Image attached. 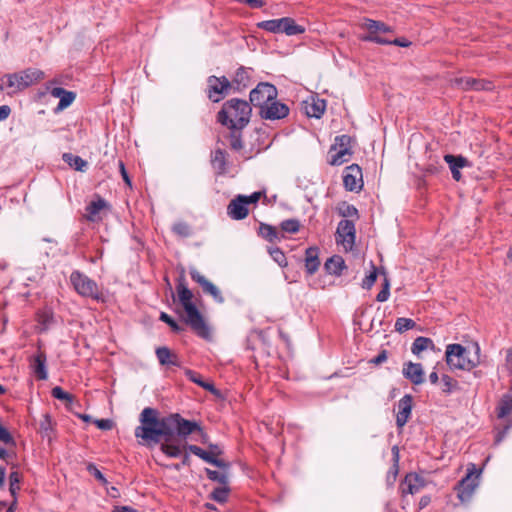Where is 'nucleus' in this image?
Wrapping results in <instances>:
<instances>
[{"mask_svg": "<svg viewBox=\"0 0 512 512\" xmlns=\"http://www.w3.org/2000/svg\"><path fill=\"white\" fill-rule=\"evenodd\" d=\"M175 414L158 417V411L146 407L140 414V425L135 428V437L142 444H158L161 439L171 440L175 434Z\"/></svg>", "mask_w": 512, "mask_h": 512, "instance_id": "f257e3e1", "label": "nucleus"}, {"mask_svg": "<svg viewBox=\"0 0 512 512\" xmlns=\"http://www.w3.org/2000/svg\"><path fill=\"white\" fill-rule=\"evenodd\" d=\"M251 112L252 109L247 101L233 98L223 104L217 119L222 125L232 130H241L249 123Z\"/></svg>", "mask_w": 512, "mask_h": 512, "instance_id": "f03ea898", "label": "nucleus"}, {"mask_svg": "<svg viewBox=\"0 0 512 512\" xmlns=\"http://www.w3.org/2000/svg\"><path fill=\"white\" fill-rule=\"evenodd\" d=\"M43 78V71L35 68H29L19 73L5 75L2 78L1 89L7 91L8 94L16 93L26 89Z\"/></svg>", "mask_w": 512, "mask_h": 512, "instance_id": "7ed1b4c3", "label": "nucleus"}, {"mask_svg": "<svg viewBox=\"0 0 512 512\" xmlns=\"http://www.w3.org/2000/svg\"><path fill=\"white\" fill-rule=\"evenodd\" d=\"M479 347L475 346L474 356L460 344H450L446 348V362L451 369L470 370L479 363Z\"/></svg>", "mask_w": 512, "mask_h": 512, "instance_id": "20e7f679", "label": "nucleus"}, {"mask_svg": "<svg viewBox=\"0 0 512 512\" xmlns=\"http://www.w3.org/2000/svg\"><path fill=\"white\" fill-rule=\"evenodd\" d=\"M257 27L270 33H285L287 36H294L305 32V28L298 25L291 17L265 20L257 23Z\"/></svg>", "mask_w": 512, "mask_h": 512, "instance_id": "39448f33", "label": "nucleus"}, {"mask_svg": "<svg viewBox=\"0 0 512 512\" xmlns=\"http://www.w3.org/2000/svg\"><path fill=\"white\" fill-rule=\"evenodd\" d=\"M70 283L82 297H90L96 300L100 298L97 283L86 274L78 270L73 271L70 275Z\"/></svg>", "mask_w": 512, "mask_h": 512, "instance_id": "423d86ee", "label": "nucleus"}, {"mask_svg": "<svg viewBox=\"0 0 512 512\" xmlns=\"http://www.w3.org/2000/svg\"><path fill=\"white\" fill-rule=\"evenodd\" d=\"M329 153V163L333 166H339L348 162L352 156V138L345 134L337 136Z\"/></svg>", "mask_w": 512, "mask_h": 512, "instance_id": "0eeeda50", "label": "nucleus"}, {"mask_svg": "<svg viewBox=\"0 0 512 512\" xmlns=\"http://www.w3.org/2000/svg\"><path fill=\"white\" fill-rule=\"evenodd\" d=\"M481 470H477L475 464H470L467 474L458 483L456 490L457 496L461 502H467L471 499L476 488L479 486V477Z\"/></svg>", "mask_w": 512, "mask_h": 512, "instance_id": "6e6552de", "label": "nucleus"}, {"mask_svg": "<svg viewBox=\"0 0 512 512\" xmlns=\"http://www.w3.org/2000/svg\"><path fill=\"white\" fill-rule=\"evenodd\" d=\"M356 238V229L353 221L344 219L338 223L336 230V243L343 246L345 251L353 249Z\"/></svg>", "mask_w": 512, "mask_h": 512, "instance_id": "1a4fd4ad", "label": "nucleus"}, {"mask_svg": "<svg viewBox=\"0 0 512 512\" xmlns=\"http://www.w3.org/2000/svg\"><path fill=\"white\" fill-rule=\"evenodd\" d=\"M277 98V89L268 82L259 83L250 92V102L259 109L263 108L269 101Z\"/></svg>", "mask_w": 512, "mask_h": 512, "instance_id": "9d476101", "label": "nucleus"}, {"mask_svg": "<svg viewBox=\"0 0 512 512\" xmlns=\"http://www.w3.org/2000/svg\"><path fill=\"white\" fill-rule=\"evenodd\" d=\"M184 310L186 313L185 322L197 333V335L204 339H208L210 337V329L196 306L189 305Z\"/></svg>", "mask_w": 512, "mask_h": 512, "instance_id": "9b49d317", "label": "nucleus"}, {"mask_svg": "<svg viewBox=\"0 0 512 512\" xmlns=\"http://www.w3.org/2000/svg\"><path fill=\"white\" fill-rule=\"evenodd\" d=\"M207 84L208 98L213 102L222 100L231 89V83L225 76H210L207 80Z\"/></svg>", "mask_w": 512, "mask_h": 512, "instance_id": "f8f14e48", "label": "nucleus"}, {"mask_svg": "<svg viewBox=\"0 0 512 512\" xmlns=\"http://www.w3.org/2000/svg\"><path fill=\"white\" fill-rule=\"evenodd\" d=\"M260 116L266 120H280L288 116L289 108L276 99L269 101L260 109Z\"/></svg>", "mask_w": 512, "mask_h": 512, "instance_id": "ddd939ff", "label": "nucleus"}, {"mask_svg": "<svg viewBox=\"0 0 512 512\" xmlns=\"http://www.w3.org/2000/svg\"><path fill=\"white\" fill-rule=\"evenodd\" d=\"M343 184L348 191L358 192L362 189V170L357 164L346 167L343 175Z\"/></svg>", "mask_w": 512, "mask_h": 512, "instance_id": "4468645a", "label": "nucleus"}, {"mask_svg": "<svg viewBox=\"0 0 512 512\" xmlns=\"http://www.w3.org/2000/svg\"><path fill=\"white\" fill-rule=\"evenodd\" d=\"M190 275L192 280L197 282L203 289V291L213 297V299L222 304L224 302V297L222 296L220 290L210 281H208L200 272L193 269L190 271Z\"/></svg>", "mask_w": 512, "mask_h": 512, "instance_id": "2eb2a0df", "label": "nucleus"}, {"mask_svg": "<svg viewBox=\"0 0 512 512\" xmlns=\"http://www.w3.org/2000/svg\"><path fill=\"white\" fill-rule=\"evenodd\" d=\"M249 214V208L242 194L234 197L227 206V215L233 220H243Z\"/></svg>", "mask_w": 512, "mask_h": 512, "instance_id": "dca6fc26", "label": "nucleus"}, {"mask_svg": "<svg viewBox=\"0 0 512 512\" xmlns=\"http://www.w3.org/2000/svg\"><path fill=\"white\" fill-rule=\"evenodd\" d=\"M302 110L308 117L319 119L326 110V101L311 96L302 103Z\"/></svg>", "mask_w": 512, "mask_h": 512, "instance_id": "f3484780", "label": "nucleus"}, {"mask_svg": "<svg viewBox=\"0 0 512 512\" xmlns=\"http://www.w3.org/2000/svg\"><path fill=\"white\" fill-rule=\"evenodd\" d=\"M47 90L50 95L54 98H59V103L55 108V112H60L69 107L76 98V94L71 91H67L62 87H52L47 85Z\"/></svg>", "mask_w": 512, "mask_h": 512, "instance_id": "a211bd4d", "label": "nucleus"}, {"mask_svg": "<svg viewBox=\"0 0 512 512\" xmlns=\"http://www.w3.org/2000/svg\"><path fill=\"white\" fill-rule=\"evenodd\" d=\"M412 396L409 394L404 395L398 401V412L396 414V424L399 428L405 426L412 412Z\"/></svg>", "mask_w": 512, "mask_h": 512, "instance_id": "6ab92c4d", "label": "nucleus"}, {"mask_svg": "<svg viewBox=\"0 0 512 512\" xmlns=\"http://www.w3.org/2000/svg\"><path fill=\"white\" fill-rule=\"evenodd\" d=\"M456 84L463 90L489 91L493 89V83L486 80L472 77H461L456 80Z\"/></svg>", "mask_w": 512, "mask_h": 512, "instance_id": "aec40b11", "label": "nucleus"}, {"mask_svg": "<svg viewBox=\"0 0 512 512\" xmlns=\"http://www.w3.org/2000/svg\"><path fill=\"white\" fill-rule=\"evenodd\" d=\"M402 373L414 385H420L424 382V370L420 363H404Z\"/></svg>", "mask_w": 512, "mask_h": 512, "instance_id": "412c9836", "label": "nucleus"}, {"mask_svg": "<svg viewBox=\"0 0 512 512\" xmlns=\"http://www.w3.org/2000/svg\"><path fill=\"white\" fill-rule=\"evenodd\" d=\"M424 487V480L415 473H409L401 483L402 495L418 493Z\"/></svg>", "mask_w": 512, "mask_h": 512, "instance_id": "4be33fe9", "label": "nucleus"}, {"mask_svg": "<svg viewBox=\"0 0 512 512\" xmlns=\"http://www.w3.org/2000/svg\"><path fill=\"white\" fill-rule=\"evenodd\" d=\"M175 418V433L181 438H186L196 430H201L197 422L184 419L178 413H175Z\"/></svg>", "mask_w": 512, "mask_h": 512, "instance_id": "5701e85b", "label": "nucleus"}, {"mask_svg": "<svg viewBox=\"0 0 512 512\" xmlns=\"http://www.w3.org/2000/svg\"><path fill=\"white\" fill-rule=\"evenodd\" d=\"M444 160L449 165L453 179L459 181L461 179L460 169L468 166V160L463 156H454L451 154L445 155Z\"/></svg>", "mask_w": 512, "mask_h": 512, "instance_id": "b1692460", "label": "nucleus"}, {"mask_svg": "<svg viewBox=\"0 0 512 512\" xmlns=\"http://www.w3.org/2000/svg\"><path fill=\"white\" fill-rule=\"evenodd\" d=\"M360 27L369 32L368 36H379V33H388L392 31L391 27L386 25L384 22L369 18H364L360 23Z\"/></svg>", "mask_w": 512, "mask_h": 512, "instance_id": "393cba45", "label": "nucleus"}, {"mask_svg": "<svg viewBox=\"0 0 512 512\" xmlns=\"http://www.w3.org/2000/svg\"><path fill=\"white\" fill-rule=\"evenodd\" d=\"M250 74L251 70L245 67H240L237 69L232 82L231 88H233L235 91L240 92L243 89L247 88L250 84Z\"/></svg>", "mask_w": 512, "mask_h": 512, "instance_id": "a878e982", "label": "nucleus"}, {"mask_svg": "<svg viewBox=\"0 0 512 512\" xmlns=\"http://www.w3.org/2000/svg\"><path fill=\"white\" fill-rule=\"evenodd\" d=\"M46 361V355L43 352H38L34 355L31 362V368L39 380H46L48 378Z\"/></svg>", "mask_w": 512, "mask_h": 512, "instance_id": "bb28decb", "label": "nucleus"}, {"mask_svg": "<svg viewBox=\"0 0 512 512\" xmlns=\"http://www.w3.org/2000/svg\"><path fill=\"white\" fill-rule=\"evenodd\" d=\"M320 266L319 249L317 247H309L305 252V269L309 275L314 274Z\"/></svg>", "mask_w": 512, "mask_h": 512, "instance_id": "cd10ccee", "label": "nucleus"}, {"mask_svg": "<svg viewBox=\"0 0 512 512\" xmlns=\"http://www.w3.org/2000/svg\"><path fill=\"white\" fill-rule=\"evenodd\" d=\"M327 273L340 276L346 268L345 261L340 255H333L324 264Z\"/></svg>", "mask_w": 512, "mask_h": 512, "instance_id": "c85d7f7f", "label": "nucleus"}, {"mask_svg": "<svg viewBox=\"0 0 512 512\" xmlns=\"http://www.w3.org/2000/svg\"><path fill=\"white\" fill-rule=\"evenodd\" d=\"M187 449L191 453H193L194 455L198 456L199 458H201L202 460H204L205 462H207L209 464H212V465H214L216 467H225L226 466V464L222 460H219V459L215 458L212 455V453H209V452L203 450L199 446L188 445Z\"/></svg>", "mask_w": 512, "mask_h": 512, "instance_id": "c756f323", "label": "nucleus"}, {"mask_svg": "<svg viewBox=\"0 0 512 512\" xmlns=\"http://www.w3.org/2000/svg\"><path fill=\"white\" fill-rule=\"evenodd\" d=\"M434 349H435V345H434V342L432 341V339H430L428 337H422V336L417 337L411 346V352L416 356H419L420 353L425 350H434Z\"/></svg>", "mask_w": 512, "mask_h": 512, "instance_id": "7c9ffc66", "label": "nucleus"}, {"mask_svg": "<svg viewBox=\"0 0 512 512\" xmlns=\"http://www.w3.org/2000/svg\"><path fill=\"white\" fill-rule=\"evenodd\" d=\"M156 356L161 365L179 366V362L176 355L172 354L167 347L157 348Z\"/></svg>", "mask_w": 512, "mask_h": 512, "instance_id": "2f4dec72", "label": "nucleus"}, {"mask_svg": "<svg viewBox=\"0 0 512 512\" xmlns=\"http://www.w3.org/2000/svg\"><path fill=\"white\" fill-rule=\"evenodd\" d=\"M362 41L367 42H374L380 45H396L399 47H407L409 46V42L405 39H395V40H388L386 38H383L381 36H361L360 38Z\"/></svg>", "mask_w": 512, "mask_h": 512, "instance_id": "473e14b6", "label": "nucleus"}, {"mask_svg": "<svg viewBox=\"0 0 512 512\" xmlns=\"http://www.w3.org/2000/svg\"><path fill=\"white\" fill-rule=\"evenodd\" d=\"M160 450L169 458H177L182 455V447L172 440L167 442L164 440L160 445Z\"/></svg>", "mask_w": 512, "mask_h": 512, "instance_id": "72a5a7b5", "label": "nucleus"}, {"mask_svg": "<svg viewBox=\"0 0 512 512\" xmlns=\"http://www.w3.org/2000/svg\"><path fill=\"white\" fill-rule=\"evenodd\" d=\"M185 375L188 377V379L190 381L199 385L200 387L204 388L205 390H207L213 394L218 393L217 389L215 388V386L212 382L203 381L201 376L199 374H197L196 372H194L192 370H187L185 372Z\"/></svg>", "mask_w": 512, "mask_h": 512, "instance_id": "f704fd0d", "label": "nucleus"}, {"mask_svg": "<svg viewBox=\"0 0 512 512\" xmlns=\"http://www.w3.org/2000/svg\"><path fill=\"white\" fill-rule=\"evenodd\" d=\"M63 160L70 166L73 167L77 171H85L87 168V162L82 159L80 156L71 154V153H64L63 154Z\"/></svg>", "mask_w": 512, "mask_h": 512, "instance_id": "c9c22d12", "label": "nucleus"}, {"mask_svg": "<svg viewBox=\"0 0 512 512\" xmlns=\"http://www.w3.org/2000/svg\"><path fill=\"white\" fill-rule=\"evenodd\" d=\"M512 413V397L509 395L503 396L501 399L498 408H497V416L498 418H505Z\"/></svg>", "mask_w": 512, "mask_h": 512, "instance_id": "e433bc0d", "label": "nucleus"}, {"mask_svg": "<svg viewBox=\"0 0 512 512\" xmlns=\"http://www.w3.org/2000/svg\"><path fill=\"white\" fill-rule=\"evenodd\" d=\"M105 206L106 201L101 198L96 201H92L86 208L88 220L95 221L96 216Z\"/></svg>", "mask_w": 512, "mask_h": 512, "instance_id": "4c0bfd02", "label": "nucleus"}, {"mask_svg": "<svg viewBox=\"0 0 512 512\" xmlns=\"http://www.w3.org/2000/svg\"><path fill=\"white\" fill-rule=\"evenodd\" d=\"M230 493V488L227 484L221 485L219 487H216L212 492L210 497L218 502V503H225L228 499Z\"/></svg>", "mask_w": 512, "mask_h": 512, "instance_id": "58836bf2", "label": "nucleus"}, {"mask_svg": "<svg viewBox=\"0 0 512 512\" xmlns=\"http://www.w3.org/2000/svg\"><path fill=\"white\" fill-rule=\"evenodd\" d=\"M177 292H178V297H179V300L183 306L184 309H186V307H188L189 305H194L192 303V293L191 291L185 287L184 285L180 284L178 287H177Z\"/></svg>", "mask_w": 512, "mask_h": 512, "instance_id": "ea45409f", "label": "nucleus"}, {"mask_svg": "<svg viewBox=\"0 0 512 512\" xmlns=\"http://www.w3.org/2000/svg\"><path fill=\"white\" fill-rule=\"evenodd\" d=\"M416 323L410 318L400 317L395 322V330L399 333H403L407 330L414 328Z\"/></svg>", "mask_w": 512, "mask_h": 512, "instance_id": "a19ab883", "label": "nucleus"}, {"mask_svg": "<svg viewBox=\"0 0 512 512\" xmlns=\"http://www.w3.org/2000/svg\"><path fill=\"white\" fill-rule=\"evenodd\" d=\"M259 233L264 239H266L270 242H273L277 239V231L271 225L261 224Z\"/></svg>", "mask_w": 512, "mask_h": 512, "instance_id": "79ce46f5", "label": "nucleus"}, {"mask_svg": "<svg viewBox=\"0 0 512 512\" xmlns=\"http://www.w3.org/2000/svg\"><path fill=\"white\" fill-rule=\"evenodd\" d=\"M205 472L210 480L218 482L221 485L228 484V475L226 473L211 470L208 468L205 469Z\"/></svg>", "mask_w": 512, "mask_h": 512, "instance_id": "37998d69", "label": "nucleus"}, {"mask_svg": "<svg viewBox=\"0 0 512 512\" xmlns=\"http://www.w3.org/2000/svg\"><path fill=\"white\" fill-rule=\"evenodd\" d=\"M212 163L218 170L224 171L226 166L225 152L217 149L212 155Z\"/></svg>", "mask_w": 512, "mask_h": 512, "instance_id": "c03bdc74", "label": "nucleus"}, {"mask_svg": "<svg viewBox=\"0 0 512 512\" xmlns=\"http://www.w3.org/2000/svg\"><path fill=\"white\" fill-rule=\"evenodd\" d=\"M269 254L273 258V260L281 267L287 266V259L282 250L278 247L269 248Z\"/></svg>", "mask_w": 512, "mask_h": 512, "instance_id": "a18cd8bd", "label": "nucleus"}, {"mask_svg": "<svg viewBox=\"0 0 512 512\" xmlns=\"http://www.w3.org/2000/svg\"><path fill=\"white\" fill-rule=\"evenodd\" d=\"M442 391L446 394H451L457 389V381L448 375H443L441 378Z\"/></svg>", "mask_w": 512, "mask_h": 512, "instance_id": "49530a36", "label": "nucleus"}, {"mask_svg": "<svg viewBox=\"0 0 512 512\" xmlns=\"http://www.w3.org/2000/svg\"><path fill=\"white\" fill-rule=\"evenodd\" d=\"M281 228L283 231L285 232H288V233H296L299 231V228H300V223L298 220L296 219H288V220H284L282 223H281Z\"/></svg>", "mask_w": 512, "mask_h": 512, "instance_id": "de8ad7c7", "label": "nucleus"}, {"mask_svg": "<svg viewBox=\"0 0 512 512\" xmlns=\"http://www.w3.org/2000/svg\"><path fill=\"white\" fill-rule=\"evenodd\" d=\"M51 394L54 398L58 400H64L68 402H72L73 400L72 396L59 386L54 387L51 391Z\"/></svg>", "mask_w": 512, "mask_h": 512, "instance_id": "09e8293b", "label": "nucleus"}, {"mask_svg": "<svg viewBox=\"0 0 512 512\" xmlns=\"http://www.w3.org/2000/svg\"><path fill=\"white\" fill-rule=\"evenodd\" d=\"M20 475L18 472H11L9 475L10 492L14 496L19 490Z\"/></svg>", "mask_w": 512, "mask_h": 512, "instance_id": "8fccbe9b", "label": "nucleus"}, {"mask_svg": "<svg viewBox=\"0 0 512 512\" xmlns=\"http://www.w3.org/2000/svg\"><path fill=\"white\" fill-rule=\"evenodd\" d=\"M159 319L169 325L173 331L178 332L181 330V327L178 325V323L167 313L161 312Z\"/></svg>", "mask_w": 512, "mask_h": 512, "instance_id": "3c124183", "label": "nucleus"}, {"mask_svg": "<svg viewBox=\"0 0 512 512\" xmlns=\"http://www.w3.org/2000/svg\"><path fill=\"white\" fill-rule=\"evenodd\" d=\"M372 268L373 270L362 281V287L364 289H370L377 279L376 268L374 266H372Z\"/></svg>", "mask_w": 512, "mask_h": 512, "instance_id": "603ef678", "label": "nucleus"}, {"mask_svg": "<svg viewBox=\"0 0 512 512\" xmlns=\"http://www.w3.org/2000/svg\"><path fill=\"white\" fill-rule=\"evenodd\" d=\"M87 470L103 485H107L108 481L105 478V476L102 474V472L94 465L89 464L87 466Z\"/></svg>", "mask_w": 512, "mask_h": 512, "instance_id": "864d4df0", "label": "nucleus"}, {"mask_svg": "<svg viewBox=\"0 0 512 512\" xmlns=\"http://www.w3.org/2000/svg\"><path fill=\"white\" fill-rule=\"evenodd\" d=\"M390 296V284L387 278H385L382 290L377 294L376 300L379 302H385Z\"/></svg>", "mask_w": 512, "mask_h": 512, "instance_id": "5fc2aeb1", "label": "nucleus"}, {"mask_svg": "<svg viewBox=\"0 0 512 512\" xmlns=\"http://www.w3.org/2000/svg\"><path fill=\"white\" fill-rule=\"evenodd\" d=\"M173 232L180 236H188L190 234L189 226L184 222H178L173 225Z\"/></svg>", "mask_w": 512, "mask_h": 512, "instance_id": "6e6d98bb", "label": "nucleus"}, {"mask_svg": "<svg viewBox=\"0 0 512 512\" xmlns=\"http://www.w3.org/2000/svg\"><path fill=\"white\" fill-rule=\"evenodd\" d=\"M265 195L262 191H256L253 192L251 195H242V198H244V201L246 202L247 206L250 204H256L260 198Z\"/></svg>", "mask_w": 512, "mask_h": 512, "instance_id": "4d7b16f0", "label": "nucleus"}, {"mask_svg": "<svg viewBox=\"0 0 512 512\" xmlns=\"http://www.w3.org/2000/svg\"><path fill=\"white\" fill-rule=\"evenodd\" d=\"M94 423L101 430H111L113 427V421L110 419H97Z\"/></svg>", "mask_w": 512, "mask_h": 512, "instance_id": "13d9d810", "label": "nucleus"}, {"mask_svg": "<svg viewBox=\"0 0 512 512\" xmlns=\"http://www.w3.org/2000/svg\"><path fill=\"white\" fill-rule=\"evenodd\" d=\"M240 4L248 5L250 8H261L265 5L264 0H235Z\"/></svg>", "mask_w": 512, "mask_h": 512, "instance_id": "bf43d9fd", "label": "nucleus"}, {"mask_svg": "<svg viewBox=\"0 0 512 512\" xmlns=\"http://www.w3.org/2000/svg\"><path fill=\"white\" fill-rule=\"evenodd\" d=\"M230 145L234 150H239L242 148V141L239 134H236L235 132L231 134Z\"/></svg>", "mask_w": 512, "mask_h": 512, "instance_id": "052dcab7", "label": "nucleus"}, {"mask_svg": "<svg viewBox=\"0 0 512 512\" xmlns=\"http://www.w3.org/2000/svg\"><path fill=\"white\" fill-rule=\"evenodd\" d=\"M388 358V354L386 350H382L376 357L370 360L371 364L379 365L384 363Z\"/></svg>", "mask_w": 512, "mask_h": 512, "instance_id": "680f3d73", "label": "nucleus"}, {"mask_svg": "<svg viewBox=\"0 0 512 512\" xmlns=\"http://www.w3.org/2000/svg\"><path fill=\"white\" fill-rule=\"evenodd\" d=\"M190 464V456L185 453L182 457V461L180 463H176L170 466V468L179 471L183 466H187Z\"/></svg>", "mask_w": 512, "mask_h": 512, "instance_id": "e2e57ef3", "label": "nucleus"}, {"mask_svg": "<svg viewBox=\"0 0 512 512\" xmlns=\"http://www.w3.org/2000/svg\"><path fill=\"white\" fill-rule=\"evenodd\" d=\"M119 169H120L121 176H122L123 180L125 181V183L128 184L129 186H131V180H130L129 175L125 169V165L122 161H119Z\"/></svg>", "mask_w": 512, "mask_h": 512, "instance_id": "0e129e2a", "label": "nucleus"}, {"mask_svg": "<svg viewBox=\"0 0 512 512\" xmlns=\"http://www.w3.org/2000/svg\"><path fill=\"white\" fill-rule=\"evenodd\" d=\"M11 113V108L8 105L0 106V122L6 120Z\"/></svg>", "mask_w": 512, "mask_h": 512, "instance_id": "69168bd1", "label": "nucleus"}, {"mask_svg": "<svg viewBox=\"0 0 512 512\" xmlns=\"http://www.w3.org/2000/svg\"><path fill=\"white\" fill-rule=\"evenodd\" d=\"M357 209L353 205H346L345 210L341 211L343 216H357Z\"/></svg>", "mask_w": 512, "mask_h": 512, "instance_id": "338daca9", "label": "nucleus"}, {"mask_svg": "<svg viewBox=\"0 0 512 512\" xmlns=\"http://www.w3.org/2000/svg\"><path fill=\"white\" fill-rule=\"evenodd\" d=\"M113 512H138V511L133 508H130L128 506H122V507L115 508Z\"/></svg>", "mask_w": 512, "mask_h": 512, "instance_id": "774afa93", "label": "nucleus"}]
</instances>
